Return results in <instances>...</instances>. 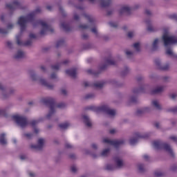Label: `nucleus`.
Wrapping results in <instances>:
<instances>
[{"label": "nucleus", "instance_id": "obj_1", "mask_svg": "<svg viewBox=\"0 0 177 177\" xmlns=\"http://www.w3.org/2000/svg\"><path fill=\"white\" fill-rule=\"evenodd\" d=\"M37 13H41V8H37L36 10L29 13L26 17H21L18 19V24L20 26V34L16 37L17 44L19 46H30L32 44V41L29 39L26 42L23 43L20 41L21 38V34L26 31L27 28V23H31L33 27H37V26H41V30L40 31V35H46V34L50 31V32H53V28L50 25H48L45 21H35V15Z\"/></svg>", "mask_w": 177, "mask_h": 177}, {"label": "nucleus", "instance_id": "obj_2", "mask_svg": "<svg viewBox=\"0 0 177 177\" xmlns=\"http://www.w3.org/2000/svg\"><path fill=\"white\" fill-rule=\"evenodd\" d=\"M41 102L45 104V106H48L50 107V111L48 114L46 115L47 120H50L52 117H53V114L56 113L55 110V107H57V109H65L67 104L64 102H60L56 105L55 103V100L53 98H44L41 100Z\"/></svg>", "mask_w": 177, "mask_h": 177}, {"label": "nucleus", "instance_id": "obj_3", "mask_svg": "<svg viewBox=\"0 0 177 177\" xmlns=\"http://www.w3.org/2000/svg\"><path fill=\"white\" fill-rule=\"evenodd\" d=\"M88 110H92L93 111H95L96 113H106L111 117L115 115V110L110 109L107 105H102L101 106H89L88 107Z\"/></svg>", "mask_w": 177, "mask_h": 177}, {"label": "nucleus", "instance_id": "obj_4", "mask_svg": "<svg viewBox=\"0 0 177 177\" xmlns=\"http://www.w3.org/2000/svg\"><path fill=\"white\" fill-rule=\"evenodd\" d=\"M153 145L156 150H165L170 156H174L172 148H171V145L168 143L163 142L162 141H154Z\"/></svg>", "mask_w": 177, "mask_h": 177}, {"label": "nucleus", "instance_id": "obj_5", "mask_svg": "<svg viewBox=\"0 0 177 177\" xmlns=\"http://www.w3.org/2000/svg\"><path fill=\"white\" fill-rule=\"evenodd\" d=\"M114 162L115 166L113 165H106L105 167V169L106 171H114V169H121V168H124L125 167V162L120 157L116 156L114 158Z\"/></svg>", "mask_w": 177, "mask_h": 177}, {"label": "nucleus", "instance_id": "obj_6", "mask_svg": "<svg viewBox=\"0 0 177 177\" xmlns=\"http://www.w3.org/2000/svg\"><path fill=\"white\" fill-rule=\"evenodd\" d=\"M28 74L32 81H38L40 84H41V85L46 86L48 89H53L54 86L53 84H50L49 83H48V82H46L45 79L37 77V74H35V72L34 71H29Z\"/></svg>", "mask_w": 177, "mask_h": 177}, {"label": "nucleus", "instance_id": "obj_7", "mask_svg": "<svg viewBox=\"0 0 177 177\" xmlns=\"http://www.w3.org/2000/svg\"><path fill=\"white\" fill-rule=\"evenodd\" d=\"M162 39L165 48L169 46V45H174L177 44V37L175 36H168V33L165 32L162 36Z\"/></svg>", "mask_w": 177, "mask_h": 177}, {"label": "nucleus", "instance_id": "obj_8", "mask_svg": "<svg viewBox=\"0 0 177 177\" xmlns=\"http://www.w3.org/2000/svg\"><path fill=\"white\" fill-rule=\"evenodd\" d=\"M13 120L17 122L19 127L21 128H26L28 125V122L27 121V118L26 117L20 116V115H15L12 117Z\"/></svg>", "mask_w": 177, "mask_h": 177}, {"label": "nucleus", "instance_id": "obj_9", "mask_svg": "<svg viewBox=\"0 0 177 177\" xmlns=\"http://www.w3.org/2000/svg\"><path fill=\"white\" fill-rule=\"evenodd\" d=\"M6 8L8 10H10V12H13L16 10V9H22L23 7L19 1L13 0L11 3H7Z\"/></svg>", "mask_w": 177, "mask_h": 177}, {"label": "nucleus", "instance_id": "obj_10", "mask_svg": "<svg viewBox=\"0 0 177 177\" xmlns=\"http://www.w3.org/2000/svg\"><path fill=\"white\" fill-rule=\"evenodd\" d=\"M104 143H107L108 145H111V146H114L115 149L120 147V146H122L125 143V141L124 140H109L107 138H105L103 140Z\"/></svg>", "mask_w": 177, "mask_h": 177}, {"label": "nucleus", "instance_id": "obj_11", "mask_svg": "<svg viewBox=\"0 0 177 177\" xmlns=\"http://www.w3.org/2000/svg\"><path fill=\"white\" fill-rule=\"evenodd\" d=\"M145 138H147V136H143L139 133H136L133 137L130 138L129 143L133 146V145H136V143H138V140H139V139H143Z\"/></svg>", "mask_w": 177, "mask_h": 177}, {"label": "nucleus", "instance_id": "obj_12", "mask_svg": "<svg viewBox=\"0 0 177 177\" xmlns=\"http://www.w3.org/2000/svg\"><path fill=\"white\" fill-rule=\"evenodd\" d=\"M115 61L113 60V57H109L108 58L105 59V64L100 66V69L101 71L106 70V68H107V66H115Z\"/></svg>", "mask_w": 177, "mask_h": 177}, {"label": "nucleus", "instance_id": "obj_13", "mask_svg": "<svg viewBox=\"0 0 177 177\" xmlns=\"http://www.w3.org/2000/svg\"><path fill=\"white\" fill-rule=\"evenodd\" d=\"M91 3H97L100 2L102 8H108L111 5V0H88Z\"/></svg>", "mask_w": 177, "mask_h": 177}, {"label": "nucleus", "instance_id": "obj_14", "mask_svg": "<svg viewBox=\"0 0 177 177\" xmlns=\"http://www.w3.org/2000/svg\"><path fill=\"white\" fill-rule=\"evenodd\" d=\"M149 91V86L143 85L141 86L139 88H134L132 91L133 95H138L139 93H145Z\"/></svg>", "mask_w": 177, "mask_h": 177}, {"label": "nucleus", "instance_id": "obj_15", "mask_svg": "<svg viewBox=\"0 0 177 177\" xmlns=\"http://www.w3.org/2000/svg\"><path fill=\"white\" fill-rule=\"evenodd\" d=\"M155 64L157 66L159 70H162V71H167V70L169 68V64H167L165 66H161V62L160 61V59H156L155 60Z\"/></svg>", "mask_w": 177, "mask_h": 177}, {"label": "nucleus", "instance_id": "obj_16", "mask_svg": "<svg viewBox=\"0 0 177 177\" xmlns=\"http://www.w3.org/2000/svg\"><path fill=\"white\" fill-rule=\"evenodd\" d=\"M44 143H45V140L40 138L38 140L37 145H31V148L35 150H41L44 149Z\"/></svg>", "mask_w": 177, "mask_h": 177}, {"label": "nucleus", "instance_id": "obj_17", "mask_svg": "<svg viewBox=\"0 0 177 177\" xmlns=\"http://www.w3.org/2000/svg\"><path fill=\"white\" fill-rule=\"evenodd\" d=\"M131 10H132V8L129 6H123L120 10V15H124V13H126V15H131Z\"/></svg>", "mask_w": 177, "mask_h": 177}, {"label": "nucleus", "instance_id": "obj_18", "mask_svg": "<svg viewBox=\"0 0 177 177\" xmlns=\"http://www.w3.org/2000/svg\"><path fill=\"white\" fill-rule=\"evenodd\" d=\"M16 60H20V59H24L26 57V53L21 50H19L17 53L14 55Z\"/></svg>", "mask_w": 177, "mask_h": 177}, {"label": "nucleus", "instance_id": "obj_19", "mask_svg": "<svg viewBox=\"0 0 177 177\" xmlns=\"http://www.w3.org/2000/svg\"><path fill=\"white\" fill-rule=\"evenodd\" d=\"M82 118L85 125H86L88 128H91L92 127V122L91 121L89 116L86 115H84L82 116Z\"/></svg>", "mask_w": 177, "mask_h": 177}, {"label": "nucleus", "instance_id": "obj_20", "mask_svg": "<svg viewBox=\"0 0 177 177\" xmlns=\"http://www.w3.org/2000/svg\"><path fill=\"white\" fill-rule=\"evenodd\" d=\"M165 89V86H158L155 89L151 91V95H158V93H161V92H164Z\"/></svg>", "mask_w": 177, "mask_h": 177}, {"label": "nucleus", "instance_id": "obj_21", "mask_svg": "<svg viewBox=\"0 0 177 177\" xmlns=\"http://www.w3.org/2000/svg\"><path fill=\"white\" fill-rule=\"evenodd\" d=\"M149 111H150V108L149 107L138 109L136 111V115L140 116L145 113H149Z\"/></svg>", "mask_w": 177, "mask_h": 177}, {"label": "nucleus", "instance_id": "obj_22", "mask_svg": "<svg viewBox=\"0 0 177 177\" xmlns=\"http://www.w3.org/2000/svg\"><path fill=\"white\" fill-rule=\"evenodd\" d=\"M66 73L72 78H75L77 77V69L71 68L69 70H66Z\"/></svg>", "mask_w": 177, "mask_h": 177}, {"label": "nucleus", "instance_id": "obj_23", "mask_svg": "<svg viewBox=\"0 0 177 177\" xmlns=\"http://www.w3.org/2000/svg\"><path fill=\"white\" fill-rule=\"evenodd\" d=\"M68 62L69 61L68 59H65L63 62L60 64H56L55 65H53L51 66V68L53 70H59V68H60V67L62 66V64H68Z\"/></svg>", "mask_w": 177, "mask_h": 177}, {"label": "nucleus", "instance_id": "obj_24", "mask_svg": "<svg viewBox=\"0 0 177 177\" xmlns=\"http://www.w3.org/2000/svg\"><path fill=\"white\" fill-rule=\"evenodd\" d=\"M83 16H84V17H85V19L88 20L89 23H91L92 24V26H95V18H93V17H92L85 12L83 13Z\"/></svg>", "mask_w": 177, "mask_h": 177}, {"label": "nucleus", "instance_id": "obj_25", "mask_svg": "<svg viewBox=\"0 0 177 177\" xmlns=\"http://www.w3.org/2000/svg\"><path fill=\"white\" fill-rule=\"evenodd\" d=\"M104 85H106V82L101 81L96 82L93 84V86H94V88H96L97 89H100V88H103Z\"/></svg>", "mask_w": 177, "mask_h": 177}, {"label": "nucleus", "instance_id": "obj_26", "mask_svg": "<svg viewBox=\"0 0 177 177\" xmlns=\"http://www.w3.org/2000/svg\"><path fill=\"white\" fill-rule=\"evenodd\" d=\"M145 23L146 24H148L147 30L149 31V32H154V31H157V30L150 24V20L145 21Z\"/></svg>", "mask_w": 177, "mask_h": 177}, {"label": "nucleus", "instance_id": "obj_27", "mask_svg": "<svg viewBox=\"0 0 177 177\" xmlns=\"http://www.w3.org/2000/svg\"><path fill=\"white\" fill-rule=\"evenodd\" d=\"M61 28H63L64 30H65L66 32H68V31H71V27H70V25L62 22L61 24Z\"/></svg>", "mask_w": 177, "mask_h": 177}, {"label": "nucleus", "instance_id": "obj_28", "mask_svg": "<svg viewBox=\"0 0 177 177\" xmlns=\"http://www.w3.org/2000/svg\"><path fill=\"white\" fill-rule=\"evenodd\" d=\"M151 104L153 107L156 109V110H161V105L160 104V102H158L157 100H152Z\"/></svg>", "mask_w": 177, "mask_h": 177}, {"label": "nucleus", "instance_id": "obj_29", "mask_svg": "<svg viewBox=\"0 0 177 177\" xmlns=\"http://www.w3.org/2000/svg\"><path fill=\"white\" fill-rule=\"evenodd\" d=\"M5 136H6V135L5 133H1L0 135V143H1V145H6L7 142H6V138H5Z\"/></svg>", "mask_w": 177, "mask_h": 177}, {"label": "nucleus", "instance_id": "obj_30", "mask_svg": "<svg viewBox=\"0 0 177 177\" xmlns=\"http://www.w3.org/2000/svg\"><path fill=\"white\" fill-rule=\"evenodd\" d=\"M166 54L173 57V59H175V57L176 56V55L174 53V51H172V49L171 48H167L166 50Z\"/></svg>", "mask_w": 177, "mask_h": 177}, {"label": "nucleus", "instance_id": "obj_31", "mask_svg": "<svg viewBox=\"0 0 177 177\" xmlns=\"http://www.w3.org/2000/svg\"><path fill=\"white\" fill-rule=\"evenodd\" d=\"M59 127L61 129H67L70 127V124L68 122L62 123L59 124Z\"/></svg>", "mask_w": 177, "mask_h": 177}, {"label": "nucleus", "instance_id": "obj_32", "mask_svg": "<svg viewBox=\"0 0 177 177\" xmlns=\"http://www.w3.org/2000/svg\"><path fill=\"white\" fill-rule=\"evenodd\" d=\"M158 39H156L152 45V50H157L158 48Z\"/></svg>", "mask_w": 177, "mask_h": 177}, {"label": "nucleus", "instance_id": "obj_33", "mask_svg": "<svg viewBox=\"0 0 177 177\" xmlns=\"http://www.w3.org/2000/svg\"><path fill=\"white\" fill-rule=\"evenodd\" d=\"M109 154H110V149H104L102 151V152L101 153V156L102 157H107V156H109Z\"/></svg>", "mask_w": 177, "mask_h": 177}, {"label": "nucleus", "instance_id": "obj_34", "mask_svg": "<svg viewBox=\"0 0 177 177\" xmlns=\"http://www.w3.org/2000/svg\"><path fill=\"white\" fill-rule=\"evenodd\" d=\"M40 122H41V120H32L29 122V124L30 125H31V127H32V128H35V125H37V124H39Z\"/></svg>", "mask_w": 177, "mask_h": 177}, {"label": "nucleus", "instance_id": "obj_35", "mask_svg": "<svg viewBox=\"0 0 177 177\" xmlns=\"http://www.w3.org/2000/svg\"><path fill=\"white\" fill-rule=\"evenodd\" d=\"M111 84H112V85H114L115 86H122V84L118 83V82H117V80H111Z\"/></svg>", "mask_w": 177, "mask_h": 177}, {"label": "nucleus", "instance_id": "obj_36", "mask_svg": "<svg viewBox=\"0 0 177 177\" xmlns=\"http://www.w3.org/2000/svg\"><path fill=\"white\" fill-rule=\"evenodd\" d=\"M62 45H64V39H61V40L58 41L56 44V47L59 48L60 46H62Z\"/></svg>", "mask_w": 177, "mask_h": 177}, {"label": "nucleus", "instance_id": "obj_37", "mask_svg": "<svg viewBox=\"0 0 177 177\" xmlns=\"http://www.w3.org/2000/svg\"><path fill=\"white\" fill-rule=\"evenodd\" d=\"M154 174H155V176H156V177L164 176V173H162L160 171H155Z\"/></svg>", "mask_w": 177, "mask_h": 177}, {"label": "nucleus", "instance_id": "obj_38", "mask_svg": "<svg viewBox=\"0 0 177 177\" xmlns=\"http://www.w3.org/2000/svg\"><path fill=\"white\" fill-rule=\"evenodd\" d=\"M129 73V68L128 67H125L124 70L122 72V77H124V75H127Z\"/></svg>", "mask_w": 177, "mask_h": 177}, {"label": "nucleus", "instance_id": "obj_39", "mask_svg": "<svg viewBox=\"0 0 177 177\" xmlns=\"http://www.w3.org/2000/svg\"><path fill=\"white\" fill-rule=\"evenodd\" d=\"M0 117H6V111L5 109H0Z\"/></svg>", "mask_w": 177, "mask_h": 177}, {"label": "nucleus", "instance_id": "obj_40", "mask_svg": "<svg viewBox=\"0 0 177 177\" xmlns=\"http://www.w3.org/2000/svg\"><path fill=\"white\" fill-rule=\"evenodd\" d=\"M109 25L113 28H117L118 27V24L115 22H109Z\"/></svg>", "mask_w": 177, "mask_h": 177}, {"label": "nucleus", "instance_id": "obj_41", "mask_svg": "<svg viewBox=\"0 0 177 177\" xmlns=\"http://www.w3.org/2000/svg\"><path fill=\"white\" fill-rule=\"evenodd\" d=\"M91 32H93V34H95V35H96V37H99V33L97 32V29L95 27L91 28Z\"/></svg>", "mask_w": 177, "mask_h": 177}, {"label": "nucleus", "instance_id": "obj_42", "mask_svg": "<svg viewBox=\"0 0 177 177\" xmlns=\"http://www.w3.org/2000/svg\"><path fill=\"white\" fill-rule=\"evenodd\" d=\"M133 48H136V50H137V52H139V50H140V44L139 43H135L133 44Z\"/></svg>", "mask_w": 177, "mask_h": 177}, {"label": "nucleus", "instance_id": "obj_43", "mask_svg": "<svg viewBox=\"0 0 177 177\" xmlns=\"http://www.w3.org/2000/svg\"><path fill=\"white\" fill-rule=\"evenodd\" d=\"M138 169L140 172H145V167L143 166V165L142 164L138 165Z\"/></svg>", "mask_w": 177, "mask_h": 177}, {"label": "nucleus", "instance_id": "obj_44", "mask_svg": "<svg viewBox=\"0 0 177 177\" xmlns=\"http://www.w3.org/2000/svg\"><path fill=\"white\" fill-rule=\"evenodd\" d=\"M130 102L131 103H138V98L136 97H131L130 98Z\"/></svg>", "mask_w": 177, "mask_h": 177}, {"label": "nucleus", "instance_id": "obj_45", "mask_svg": "<svg viewBox=\"0 0 177 177\" xmlns=\"http://www.w3.org/2000/svg\"><path fill=\"white\" fill-rule=\"evenodd\" d=\"M87 73H88V74H93V75H95V77H96V75H97L100 73H96V72L92 71L91 69L88 70Z\"/></svg>", "mask_w": 177, "mask_h": 177}, {"label": "nucleus", "instance_id": "obj_46", "mask_svg": "<svg viewBox=\"0 0 177 177\" xmlns=\"http://www.w3.org/2000/svg\"><path fill=\"white\" fill-rule=\"evenodd\" d=\"M79 28H81L82 30H86V28H89V26L86 24H82L80 25Z\"/></svg>", "mask_w": 177, "mask_h": 177}, {"label": "nucleus", "instance_id": "obj_47", "mask_svg": "<svg viewBox=\"0 0 177 177\" xmlns=\"http://www.w3.org/2000/svg\"><path fill=\"white\" fill-rule=\"evenodd\" d=\"M93 97H95V94H93V93L88 94L85 97L86 99H92Z\"/></svg>", "mask_w": 177, "mask_h": 177}, {"label": "nucleus", "instance_id": "obj_48", "mask_svg": "<svg viewBox=\"0 0 177 177\" xmlns=\"http://www.w3.org/2000/svg\"><path fill=\"white\" fill-rule=\"evenodd\" d=\"M169 111H170L171 113H174V114L176 113H177V106L169 109Z\"/></svg>", "mask_w": 177, "mask_h": 177}, {"label": "nucleus", "instance_id": "obj_49", "mask_svg": "<svg viewBox=\"0 0 177 177\" xmlns=\"http://www.w3.org/2000/svg\"><path fill=\"white\" fill-rule=\"evenodd\" d=\"M71 170L72 171V172H73V174H75V172H77V167L75 165H73L71 167Z\"/></svg>", "mask_w": 177, "mask_h": 177}, {"label": "nucleus", "instance_id": "obj_50", "mask_svg": "<svg viewBox=\"0 0 177 177\" xmlns=\"http://www.w3.org/2000/svg\"><path fill=\"white\" fill-rule=\"evenodd\" d=\"M0 34H8V30L0 28Z\"/></svg>", "mask_w": 177, "mask_h": 177}, {"label": "nucleus", "instance_id": "obj_51", "mask_svg": "<svg viewBox=\"0 0 177 177\" xmlns=\"http://www.w3.org/2000/svg\"><path fill=\"white\" fill-rule=\"evenodd\" d=\"M24 136L27 138V139H31V138H32V133H25Z\"/></svg>", "mask_w": 177, "mask_h": 177}, {"label": "nucleus", "instance_id": "obj_52", "mask_svg": "<svg viewBox=\"0 0 177 177\" xmlns=\"http://www.w3.org/2000/svg\"><path fill=\"white\" fill-rule=\"evenodd\" d=\"M133 35H134L133 32H129L128 34H127V37L129 38H132L133 37Z\"/></svg>", "mask_w": 177, "mask_h": 177}, {"label": "nucleus", "instance_id": "obj_53", "mask_svg": "<svg viewBox=\"0 0 177 177\" xmlns=\"http://www.w3.org/2000/svg\"><path fill=\"white\" fill-rule=\"evenodd\" d=\"M169 139H171V140H173L174 142H177V138L175 136H170Z\"/></svg>", "mask_w": 177, "mask_h": 177}, {"label": "nucleus", "instance_id": "obj_54", "mask_svg": "<svg viewBox=\"0 0 177 177\" xmlns=\"http://www.w3.org/2000/svg\"><path fill=\"white\" fill-rule=\"evenodd\" d=\"M65 147L66 149H73V145H71V144H68V143H66L65 144Z\"/></svg>", "mask_w": 177, "mask_h": 177}, {"label": "nucleus", "instance_id": "obj_55", "mask_svg": "<svg viewBox=\"0 0 177 177\" xmlns=\"http://www.w3.org/2000/svg\"><path fill=\"white\" fill-rule=\"evenodd\" d=\"M170 97L173 100H175L177 97V94L176 93H172V94L170 95Z\"/></svg>", "mask_w": 177, "mask_h": 177}, {"label": "nucleus", "instance_id": "obj_56", "mask_svg": "<svg viewBox=\"0 0 177 177\" xmlns=\"http://www.w3.org/2000/svg\"><path fill=\"white\" fill-rule=\"evenodd\" d=\"M73 19L74 20H80V16H78V15H77L76 13H75L73 15Z\"/></svg>", "mask_w": 177, "mask_h": 177}, {"label": "nucleus", "instance_id": "obj_57", "mask_svg": "<svg viewBox=\"0 0 177 177\" xmlns=\"http://www.w3.org/2000/svg\"><path fill=\"white\" fill-rule=\"evenodd\" d=\"M126 55H127V56H132V55H133V52H132V51H126Z\"/></svg>", "mask_w": 177, "mask_h": 177}, {"label": "nucleus", "instance_id": "obj_58", "mask_svg": "<svg viewBox=\"0 0 177 177\" xmlns=\"http://www.w3.org/2000/svg\"><path fill=\"white\" fill-rule=\"evenodd\" d=\"M8 30H12L13 28V24H8L7 26Z\"/></svg>", "mask_w": 177, "mask_h": 177}, {"label": "nucleus", "instance_id": "obj_59", "mask_svg": "<svg viewBox=\"0 0 177 177\" xmlns=\"http://www.w3.org/2000/svg\"><path fill=\"white\" fill-rule=\"evenodd\" d=\"M91 147L93 150H97V145L96 144H92Z\"/></svg>", "mask_w": 177, "mask_h": 177}, {"label": "nucleus", "instance_id": "obj_60", "mask_svg": "<svg viewBox=\"0 0 177 177\" xmlns=\"http://www.w3.org/2000/svg\"><path fill=\"white\" fill-rule=\"evenodd\" d=\"M29 37H30V39H35V38H37V36L35 35L32 34V33H30L29 35Z\"/></svg>", "mask_w": 177, "mask_h": 177}, {"label": "nucleus", "instance_id": "obj_61", "mask_svg": "<svg viewBox=\"0 0 177 177\" xmlns=\"http://www.w3.org/2000/svg\"><path fill=\"white\" fill-rule=\"evenodd\" d=\"M59 10H60L62 16H66V13L64 12V10H63V8H62V7H59Z\"/></svg>", "mask_w": 177, "mask_h": 177}, {"label": "nucleus", "instance_id": "obj_62", "mask_svg": "<svg viewBox=\"0 0 177 177\" xmlns=\"http://www.w3.org/2000/svg\"><path fill=\"white\" fill-rule=\"evenodd\" d=\"M171 19H174V20H176L177 21V15H172L170 16Z\"/></svg>", "mask_w": 177, "mask_h": 177}, {"label": "nucleus", "instance_id": "obj_63", "mask_svg": "<svg viewBox=\"0 0 177 177\" xmlns=\"http://www.w3.org/2000/svg\"><path fill=\"white\" fill-rule=\"evenodd\" d=\"M50 78H52V80H55V78H57V75H55V73H52L50 75Z\"/></svg>", "mask_w": 177, "mask_h": 177}, {"label": "nucleus", "instance_id": "obj_64", "mask_svg": "<svg viewBox=\"0 0 177 177\" xmlns=\"http://www.w3.org/2000/svg\"><path fill=\"white\" fill-rule=\"evenodd\" d=\"M7 46H8L10 48H12V44L10 41H7Z\"/></svg>", "mask_w": 177, "mask_h": 177}]
</instances>
